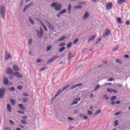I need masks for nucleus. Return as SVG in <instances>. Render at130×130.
<instances>
[{"label": "nucleus", "instance_id": "nucleus-1", "mask_svg": "<svg viewBox=\"0 0 130 130\" xmlns=\"http://www.w3.org/2000/svg\"><path fill=\"white\" fill-rule=\"evenodd\" d=\"M51 7L52 8H54L55 7V10L56 11H59L60 10H61V4H58L57 3H54L51 4Z\"/></svg>", "mask_w": 130, "mask_h": 130}, {"label": "nucleus", "instance_id": "nucleus-2", "mask_svg": "<svg viewBox=\"0 0 130 130\" xmlns=\"http://www.w3.org/2000/svg\"><path fill=\"white\" fill-rule=\"evenodd\" d=\"M1 15L3 20H5V17H6V7L3 6H1Z\"/></svg>", "mask_w": 130, "mask_h": 130}, {"label": "nucleus", "instance_id": "nucleus-3", "mask_svg": "<svg viewBox=\"0 0 130 130\" xmlns=\"http://www.w3.org/2000/svg\"><path fill=\"white\" fill-rule=\"evenodd\" d=\"M69 87H70V85H67L62 89V90H59L58 92L57 93V94L55 95L54 98H55V97H57L58 95H60V94L62 93V92H63V91H64L65 90H67V89H68V88H69Z\"/></svg>", "mask_w": 130, "mask_h": 130}, {"label": "nucleus", "instance_id": "nucleus-4", "mask_svg": "<svg viewBox=\"0 0 130 130\" xmlns=\"http://www.w3.org/2000/svg\"><path fill=\"white\" fill-rule=\"evenodd\" d=\"M6 92V88L0 89V99L4 98L5 97V93Z\"/></svg>", "mask_w": 130, "mask_h": 130}, {"label": "nucleus", "instance_id": "nucleus-5", "mask_svg": "<svg viewBox=\"0 0 130 130\" xmlns=\"http://www.w3.org/2000/svg\"><path fill=\"white\" fill-rule=\"evenodd\" d=\"M112 7H113V4L111 3H109L106 5V9L108 11H109L112 9Z\"/></svg>", "mask_w": 130, "mask_h": 130}, {"label": "nucleus", "instance_id": "nucleus-6", "mask_svg": "<svg viewBox=\"0 0 130 130\" xmlns=\"http://www.w3.org/2000/svg\"><path fill=\"white\" fill-rule=\"evenodd\" d=\"M13 75L15 77H16V78H17L18 79H21L22 77V75H21L18 72L14 73Z\"/></svg>", "mask_w": 130, "mask_h": 130}, {"label": "nucleus", "instance_id": "nucleus-7", "mask_svg": "<svg viewBox=\"0 0 130 130\" xmlns=\"http://www.w3.org/2000/svg\"><path fill=\"white\" fill-rule=\"evenodd\" d=\"M45 24L47 25L49 29H50V30H53V27L52 26V25H51L50 23H49V22H48V21L45 20Z\"/></svg>", "mask_w": 130, "mask_h": 130}, {"label": "nucleus", "instance_id": "nucleus-8", "mask_svg": "<svg viewBox=\"0 0 130 130\" xmlns=\"http://www.w3.org/2000/svg\"><path fill=\"white\" fill-rule=\"evenodd\" d=\"M3 83L5 86L9 85V79L7 77H5L3 80Z\"/></svg>", "mask_w": 130, "mask_h": 130}, {"label": "nucleus", "instance_id": "nucleus-9", "mask_svg": "<svg viewBox=\"0 0 130 130\" xmlns=\"http://www.w3.org/2000/svg\"><path fill=\"white\" fill-rule=\"evenodd\" d=\"M14 73V71H13V70H11L10 68H8L6 69V74H7L8 75H12Z\"/></svg>", "mask_w": 130, "mask_h": 130}, {"label": "nucleus", "instance_id": "nucleus-10", "mask_svg": "<svg viewBox=\"0 0 130 130\" xmlns=\"http://www.w3.org/2000/svg\"><path fill=\"white\" fill-rule=\"evenodd\" d=\"M56 58H58V56H56L53 57V58H51L48 62L47 63H50V62H53L54 60H56Z\"/></svg>", "mask_w": 130, "mask_h": 130}, {"label": "nucleus", "instance_id": "nucleus-11", "mask_svg": "<svg viewBox=\"0 0 130 130\" xmlns=\"http://www.w3.org/2000/svg\"><path fill=\"white\" fill-rule=\"evenodd\" d=\"M38 35L39 38H42L43 37V30H42V28L40 29V32H38Z\"/></svg>", "mask_w": 130, "mask_h": 130}, {"label": "nucleus", "instance_id": "nucleus-12", "mask_svg": "<svg viewBox=\"0 0 130 130\" xmlns=\"http://www.w3.org/2000/svg\"><path fill=\"white\" fill-rule=\"evenodd\" d=\"M32 6H33V3H31L29 4L27 6H25L24 8L23 12L25 13V12H26V10H27V9H28V8H29L30 7H32Z\"/></svg>", "mask_w": 130, "mask_h": 130}, {"label": "nucleus", "instance_id": "nucleus-13", "mask_svg": "<svg viewBox=\"0 0 130 130\" xmlns=\"http://www.w3.org/2000/svg\"><path fill=\"white\" fill-rule=\"evenodd\" d=\"M96 38V36H93L92 37L90 38L88 41V43H93L94 42V39Z\"/></svg>", "mask_w": 130, "mask_h": 130}, {"label": "nucleus", "instance_id": "nucleus-14", "mask_svg": "<svg viewBox=\"0 0 130 130\" xmlns=\"http://www.w3.org/2000/svg\"><path fill=\"white\" fill-rule=\"evenodd\" d=\"M12 56H11V54L7 53L6 55L5 56V59L6 60H8V59H11L12 58Z\"/></svg>", "mask_w": 130, "mask_h": 130}, {"label": "nucleus", "instance_id": "nucleus-15", "mask_svg": "<svg viewBox=\"0 0 130 130\" xmlns=\"http://www.w3.org/2000/svg\"><path fill=\"white\" fill-rule=\"evenodd\" d=\"M105 31H106L105 34L103 35L105 38V37H106V36H108L111 34V31L109 29H106Z\"/></svg>", "mask_w": 130, "mask_h": 130}, {"label": "nucleus", "instance_id": "nucleus-16", "mask_svg": "<svg viewBox=\"0 0 130 130\" xmlns=\"http://www.w3.org/2000/svg\"><path fill=\"white\" fill-rule=\"evenodd\" d=\"M82 85L83 84L82 83H79L78 84L73 85L70 89L71 90H74V89H75V88H77V87H80V86H82Z\"/></svg>", "mask_w": 130, "mask_h": 130}, {"label": "nucleus", "instance_id": "nucleus-17", "mask_svg": "<svg viewBox=\"0 0 130 130\" xmlns=\"http://www.w3.org/2000/svg\"><path fill=\"white\" fill-rule=\"evenodd\" d=\"M89 17H90L89 13L88 12H85L83 16V20H86V19H88Z\"/></svg>", "mask_w": 130, "mask_h": 130}, {"label": "nucleus", "instance_id": "nucleus-18", "mask_svg": "<svg viewBox=\"0 0 130 130\" xmlns=\"http://www.w3.org/2000/svg\"><path fill=\"white\" fill-rule=\"evenodd\" d=\"M78 101H81V99L79 98V99H76V100L75 101V102H74L72 104H71V106H73V105H75V104H78V102H79L78 101Z\"/></svg>", "mask_w": 130, "mask_h": 130}, {"label": "nucleus", "instance_id": "nucleus-19", "mask_svg": "<svg viewBox=\"0 0 130 130\" xmlns=\"http://www.w3.org/2000/svg\"><path fill=\"white\" fill-rule=\"evenodd\" d=\"M107 91H108V92H109V93H111L112 92H114V93H117V91H116L112 88H111V89L108 88Z\"/></svg>", "mask_w": 130, "mask_h": 130}, {"label": "nucleus", "instance_id": "nucleus-20", "mask_svg": "<svg viewBox=\"0 0 130 130\" xmlns=\"http://www.w3.org/2000/svg\"><path fill=\"white\" fill-rule=\"evenodd\" d=\"M10 101L12 104V105H15L16 104V101L13 99H10Z\"/></svg>", "mask_w": 130, "mask_h": 130}, {"label": "nucleus", "instance_id": "nucleus-21", "mask_svg": "<svg viewBox=\"0 0 130 130\" xmlns=\"http://www.w3.org/2000/svg\"><path fill=\"white\" fill-rule=\"evenodd\" d=\"M19 107L20 109H21V110H24L25 109H26V108H25V107H24V106L21 104L19 105Z\"/></svg>", "mask_w": 130, "mask_h": 130}, {"label": "nucleus", "instance_id": "nucleus-22", "mask_svg": "<svg viewBox=\"0 0 130 130\" xmlns=\"http://www.w3.org/2000/svg\"><path fill=\"white\" fill-rule=\"evenodd\" d=\"M40 21V23H41L42 26L43 27L44 30H45V31H46V32H47V27H46L45 25H44V24H43L42 23V22L41 21V20H39Z\"/></svg>", "mask_w": 130, "mask_h": 130}, {"label": "nucleus", "instance_id": "nucleus-23", "mask_svg": "<svg viewBox=\"0 0 130 130\" xmlns=\"http://www.w3.org/2000/svg\"><path fill=\"white\" fill-rule=\"evenodd\" d=\"M125 2V0H118V4L120 5H122L124 2Z\"/></svg>", "mask_w": 130, "mask_h": 130}, {"label": "nucleus", "instance_id": "nucleus-24", "mask_svg": "<svg viewBox=\"0 0 130 130\" xmlns=\"http://www.w3.org/2000/svg\"><path fill=\"white\" fill-rule=\"evenodd\" d=\"M74 57V55H73V54H72V53H71V52L69 53V56H68V59L69 60H71V59Z\"/></svg>", "mask_w": 130, "mask_h": 130}, {"label": "nucleus", "instance_id": "nucleus-25", "mask_svg": "<svg viewBox=\"0 0 130 130\" xmlns=\"http://www.w3.org/2000/svg\"><path fill=\"white\" fill-rule=\"evenodd\" d=\"M7 109L9 112H12V107L9 104L7 105Z\"/></svg>", "mask_w": 130, "mask_h": 130}, {"label": "nucleus", "instance_id": "nucleus-26", "mask_svg": "<svg viewBox=\"0 0 130 130\" xmlns=\"http://www.w3.org/2000/svg\"><path fill=\"white\" fill-rule=\"evenodd\" d=\"M13 69H14V70L15 72H18V71H19V67H18V66H13Z\"/></svg>", "mask_w": 130, "mask_h": 130}, {"label": "nucleus", "instance_id": "nucleus-27", "mask_svg": "<svg viewBox=\"0 0 130 130\" xmlns=\"http://www.w3.org/2000/svg\"><path fill=\"white\" fill-rule=\"evenodd\" d=\"M71 10H72V5L69 4L68 7V14H71Z\"/></svg>", "mask_w": 130, "mask_h": 130}, {"label": "nucleus", "instance_id": "nucleus-28", "mask_svg": "<svg viewBox=\"0 0 130 130\" xmlns=\"http://www.w3.org/2000/svg\"><path fill=\"white\" fill-rule=\"evenodd\" d=\"M47 69H48V67H43L40 69L39 72H43V71H45V70H47Z\"/></svg>", "mask_w": 130, "mask_h": 130}, {"label": "nucleus", "instance_id": "nucleus-29", "mask_svg": "<svg viewBox=\"0 0 130 130\" xmlns=\"http://www.w3.org/2000/svg\"><path fill=\"white\" fill-rule=\"evenodd\" d=\"M66 50V47H62L59 49V52H62L63 50Z\"/></svg>", "mask_w": 130, "mask_h": 130}, {"label": "nucleus", "instance_id": "nucleus-30", "mask_svg": "<svg viewBox=\"0 0 130 130\" xmlns=\"http://www.w3.org/2000/svg\"><path fill=\"white\" fill-rule=\"evenodd\" d=\"M117 21L119 24H122V20H121V18H118L117 19Z\"/></svg>", "mask_w": 130, "mask_h": 130}, {"label": "nucleus", "instance_id": "nucleus-31", "mask_svg": "<svg viewBox=\"0 0 130 130\" xmlns=\"http://www.w3.org/2000/svg\"><path fill=\"white\" fill-rule=\"evenodd\" d=\"M101 110H99L95 112L94 113V115H98V114H100V113L101 112Z\"/></svg>", "mask_w": 130, "mask_h": 130}, {"label": "nucleus", "instance_id": "nucleus-32", "mask_svg": "<svg viewBox=\"0 0 130 130\" xmlns=\"http://www.w3.org/2000/svg\"><path fill=\"white\" fill-rule=\"evenodd\" d=\"M52 48V46L51 45H49L47 46V51H49Z\"/></svg>", "mask_w": 130, "mask_h": 130}, {"label": "nucleus", "instance_id": "nucleus-33", "mask_svg": "<svg viewBox=\"0 0 130 130\" xmlns=\"http://www.w3.org/2000/svg\"><path fill=\"white\" fill-rule=\"evenodd\" d=\"M119 103H120V101H118L117 102H112L111 103V105H114V104H115V105L119 104Z\"/></svg>", "mask_w": 130, "mask_h": 130}, {"label": "nucleus", "instance_id": "nucleus-34", "mask_svg": "<svg viewBox=\"0 0 130 130\" xmlns=\"http://www.w3.org/2000/svg\"><path fill=\"white\" fill-rule=\"evenodd\" d=\"M64 39H66V37H61V38H60L58 41L59 42V41H63V40H64Z\"/></svg>", "mask_w": 130, "mask_h": 130}, {"label": "nucleus", "instance_id": "nucleus-35", "mask_svg": "<svg viewBox=\"0 0 130 130\" xmlns=\"http://www.w3.org/2000/svg\"><path fill=\"white\" fill-rule=\"evenodd\" d=\"M72 45H73V44L72 43H68L67 45L68 48H71V47H72Z\"/></svg>", "mask_w": 130, "mask_h": 130}, {"label": "nucleus", "instance_id": "nucleus-36", "mask_svg": "<svg viewBox=\"0 0 130 130\" xmlns=\"http://www.w3.org/2000/svg\"><path fill=\"white\" fill-rule=\"evenodd\" d=\"M116 99V96H112V98H111V101H114Z\"/></svg>", "mask_w": 130, "mask_h": 130}, {"label": "nucleus", "instance_id": "nucleus-37", "mask_svg": "<svg viewBox=\"0 0 130 130\" xmlns=\"http://www.w3.org/2000/svg\"><path fill=\"white\" fill-rule=\"evenodd\" d=\"M23 102H24V103H26L28 102V99H27V98H24L23 99Z\"/></svg>", "mask_w": 130, "mask_h": 130}, {"label": "nucleus", "instance_id": "nucleus-38", "mask_svg": "<svg viewBox=\"0 0 130 130\" xmlns=\"http://www.w3.org/2000/svg\"><path fill=\"white\" fill-rule=\"evenodd\" d=\"M116 61L118 63H119V64H121V60H120V59H116Z\"/></svg>", "mask_w": 130, "mask_h": 130}, {"label": "nucleus", "instance_id": "nucleus-39", "mask_svg": "<svg viewBox=\"0 0 130 130\" xmlns=\"http://www.w3.org/2000/svg\"><path fill=\"white\" fill-rule=\"evenodd\" d=\"M81 8H82V6H81V5H79L78 6H76L75 7V9H81Z\"/></svg>", "mask_w": 130, "mask_h": 130}, {"label": "nucleus", "instance_id": "nucleus-40", "mask_svg": "<svg viewBox=\"0 0 130 130\" xmlns=\"http://www.w3.org/2000/svg\"><path fill=\"white\" fill-rule=\"evenodd\" d=\"M29 20L30 23L32 24V25H33V24H34V21H33V20H32V18L31 17H29Z\"/></svg>", "mask_w": 130, "mask_h": 130}, {"label": "nucleus", "instance_id": "nucleus-41", "mask_svg": "<svg viewBox=\"0 0 130 130\" xmlns=\"http://www.w3.org/2000/svg\"><path fill=\"white\" fill-rule=\"evenodd\" d=\"M118 124H119V123H118V121L116 120V121H115V126H118Z\"/></svg>", "mask_w": 130, "mask_h": 130}, {"label": "nucleus", "instance_id": "nucleus-42", "mask_svg": "<svg viewBox=\"0 0 130 130\" xmlns=\"http://www.w3.org/2000/svg\"><path fill=\"white\" fill-rule=\"evenodd\" d=\"M79 42V40L78 39H76L74 42H73V44H77V43Z\"/></svg>", "mask_w": 130, "mask_h": 130}, {"label": "nucleus", "instance_id": "nucleus-43", "mask_svg": "<svg viewBox=\"0 0 130 130\" xmlns=\"http://www.w3.org/2000/svg\"><path fill=\"white\" fill-rule=\"evenodd\" d=\"M62 14H66V13H67V10H62V11L60 12Z\"/></svg>", "mask_w": 130, "mask_h": 130}, {"label": "nucleus", "instance_id": "nucleus-44", "mask_svg": "<svg viewBox=\"0 0 130 130\" xmlns=\"http://www.w3.org/2000/svg\"><path fill=\"white\" fill-rule=\"evenodd\" d=\"M100 88V85H98L96 86V87H95V89H94V91H96V90H98V89H99Z\"/></svg>", "mask_w": 130, "mask_h": 130}, {"label": "nucleus", "instance_id": "nucleus-45", "mask_svg": "<svg viewBox=\"0 0 130 130\" xmlns=\"http://www.w3.org/2000/svg\"><path fill=\"white\" fill-rule=\"evenodd\" d=\"M124 58H127V59H128L129 58V56H128V55L126 54L124 56Z\"/></svg>", "mask_w": 130, "mask_h": 130}, {"label": "nucleus", "instance_id": "nucleus-46", "mask_svg": "<svg viewBox=\"0 0 130 130\" xmlns=\"http://www.w3.org/2000/svg\"><path fill=\"white\" fill-rule=\"evenodd\" d=\"M10 123L12 125H14V124H15V122H14V121H13L12 120H10Z\"/></svg>", "mask_w": 130, "mask_h": 130}, {"label": "nucleus", "instance_id": "nucleus-47", "mask_svg": "<svg viewBox=\"0 0 130 130\" xmlns=\"http://www.w3.org/2000/svg\"><path fill=\"white\" fill-rule=\"evenodd\" d=\"M87 112H88V115H92V114H93V113L92 112V111H88Z\"/></svg>", "mask_w": 130, "mask_h": 130}, {"label": "nucleus", "instance_id": "nucleus-48", "mask_svg": "<svg viewBox=\"0 0 130 130\" xmlns=\"http://www.w3.org/2000/svg\"><path fill=\"white\" fill-rule=\"evenodd\" d=\"M112 81H114V79L110 78L108 80V82H112Z\"/></svg>", "mask_w": 130, "mask_h": 130}, {"label": "nucleus", "instance_id": "nucleus-49", "mask_svg": "<svg viewBox=\"0 0 130 130\" xmlns=\"http://www.w3.org/2000/svg\"><path fill=\"white\" fill-rule=\"evenodd\" d=\"M61 15H62V14L61 13V12H60L57 15V17L58 18H59V17H60V16H61Z\"/></svg>", "mask_w": 130, "mask_h": 130}, {"label": "nucleus", "instance_id": "nucleus-50", "mask_svg": "<svg viewBox=\"0 0 130 130\" xmlns=\"http://www.w3.org/2000/svg\"><path fill=\"white\" fill-rule=\"evenodd\" d=\"M120 113H121V112L119 111V112H117V113L115 114V115H116V116H117V115H119V114H120Z\"/></svg>", "mask_w": 130, "mask_h": 130}, {"label": "nucleus", "instance_id": "nucleus-51", "mask_svg": "<svg viewBox=\"0 0 130 130\" xmlns=\"http://www.w3.org/2000/svg\"><path fill=\"white\" fill-rule=\"evenodd\" d=\"M18 113H20V114H25V112H22V111H18Z\"/></svg>", "mask_w": 130, "mask_h": 130}, {"label": "nucleus", "instance_id": "nucleus-52", "mask_svg": "<svg viewBox=\"0 0 130 130\" xmlns=\"http://www.w3.org/2000/svg\"><path fill=\"white\" fill-rule=\"evenodd\" d=\"M36 62H37L38 63H40V62H41V59H38V60H37Z\"/></svg>", "mask_w": 130, "mask_h": 130}, {"label": "nucleus", "instance_id": "nucleus-53", "mask_svg": "<svg viewBox=\"0 0 130 130\" xmlns=\"http://www.w3.org/2000/svg\"><path fill=\"white\" fill-rule=\"evenodd\" d=\"M17 89L18 90H22V89H23V87L21 86H18Z\"/></svg>", "mask_w": 130, "mask_h": 130}, {"label": "nucleus", "instance_id": "nucleus-54", "mask_svg": "<svg viewBox=\"0 0 130 130\" xmlns=\"http://www.w3.org/2000/svg\"><path fill=\"white\" fill-rule=\"evenodd\" d=\"M21 122L22 123H23V124H27V122H26V121H25L24 120H22Z\"/></svg>", "mask_w": 130, "mask_h": 130}, {"label": "nucleus", "instance_id": "nucleus-55", "mask_svg": "<svg viewBox=\"0 0 130 130\" xmlns=\"http://www.w3.org/2000/svg\"><path fill=\"white\" fill-rule=\"evenodd\" d=\"M64 45H66V43H62V44H60L59 45V46H64Z\"/></svg>", "mask_w": 130, "mask_h": 130}, {"label": "nucleus", "instance_id": "nucleus-56", "mask_svg": "<svg viewBox=\"0 0 130 130\" xmlns=\"http://www.w3.org/2000/svg\"><path fill=\"white\" fill-rule=\"evenodd\" d=\"M101 38H100L98 40V42L96 43H95V44H97L98 43H99V42H100V41H101Z\"/></svg>", "mask_w": 130, "mask_h": 130}, {"label": "nucleus", "instance_id": "nucleus-57", "mask_svg": "<svg viewBox=\"0 0 130 130\" xmlns=\"http://www.w3.org/2000/svg\"><path fill=\"white\" fill-rule=\"evenodd\" d=\"M82 118L84 119H88V117H87V116H83Z\"/></svg>", "mask_w": 130, "mask_h": 130}, {"label": "nucleus", "instance_id": "nucleus-58", "mask_svg": "<svg viewBox=\"0 0 130 130\" xmlns=\"http://www.w3.org/2000/svg\"><path fill=\"white\" fill-rule=\"evenodd\" d=\"M10 91H14L15 88L14 87H11L10 89Z\"/></svg>", "mask_w": 130, "mask_h": 130}, {"label": "nucleus", "instance_id": "nucleus-59", "mask_svg": "<svg viewBox=\"0 0 130 130\" xmlns=\"http://www.w3.org/2000/svg\"><path fill=\"white\" fill-rule=\"evenodd\" d=\"M23 96L27 97L28 96V94L27 93H23Z\"/></svg>", "mask_w": 130, "mask_h": 130}, {"label": "nucleus", "instance_id": "nucleus-60", "mask_svg": "<svg viewBox=\"0 0 130 130\" xmlns=\"http://www.w3.org/2000/svg\"><path fill=\"white\" fill-rule=\"evenodd\" d=\"M27 118H28V117H27L26 116L22 117L23 119H27Z\"/></svg>", "mask_w": 130, "mask_h": 130}, {"label": "nucleus", "instance_id": "nucleus-61", "mask_svg": "<svg viewBox=\"0 0 130 130\" xmlns=\"http://www.w3.org/2000/svg\"><path fill=\"white\" fill-rule=\"evenodd\" d=\"M68 120H74V118H71L70 117H68Z\"/></svg>", "mask_w": 130, "mask_h": 130}, {"label": "nucleus", "instance_id": "nucleus-62", "mask_svg": "<svg viewBox=\"0 0 130 130\" xmlns=\"http://www.w3.org/2000/svg\"><path fill=\"white\" fill-rule=\"evenodd\" d=\"M73 114H78V110H75Z\"/></svg>", "mask_w": 130, "mask_h": 130}, {"label": "nucleus", "instance_id": "nucleus-63", "mask_svg": "<svg viewBox=\"0 0 130 130\" xmlns=\"http://www.w3.org/2000/svg\"><path fill=\"white\" fill-rule=\"evenodd\" d=\"M28 43H29V44H30V45H31V44H32V40L30 39V40L29 41Z\"/></svg>", "mask_w": 130, "mask_h": 130}, {"label": "nucleus", "instance_id": "nucleus-64", "mask_svg": "<svg viewBox=\"0 0 130 130\" xmlns=\"http://www.w3.org/2000/svg\"><path fill=\"white\" fill-rule=\"evenodd\" d=\"M5 130H11V128H10V127H6L5 128Z\"/></svg>", "mask_w": 130, "mask_h": 130}]
</instances>
